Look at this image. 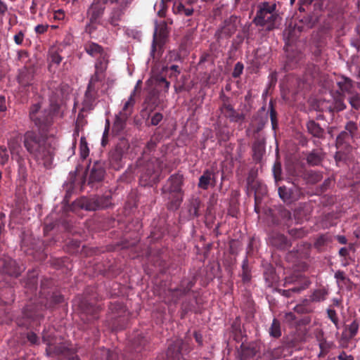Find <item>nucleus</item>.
<instances>
[{"label":"nucleus","instance_id":"f257e3e1","mask_svg":"<svg viewBox=\"0 0 360 360\" xmlns=\"http://www.w3.org/2000/svg\"><path fill=\"white\" fill-rule=\"evenodd\" d=\"M48 88L50 108L41 110L40 105L36 103L30 109V120L41 131H46L53 124V114L58 110L59 103L63 96V89L56 82H50L48 84Z\"/></svg>","mask_w":360,"mask_h":360},{"label":"nucleus","instance_id":"f03ea898","mask_svg":"<svg viewBox=\"0 0 360 360\" xmlns=\"http://www.w3.org/2000/svg\"><path fill=\"white\" fill-rule=\"evenodd\" d=\"M49 283V280L41 281L39 292L41 300L39 303H31L25 307L23 311V319L25 321L20 323V325L29 328L32 323H36V326H39L40 321L44 319V311L46 309L53 308L56 304L64 302V297L60 293H46V286Z\"/></svg>","mask_w":360,"mask_h":360},{"label":"nucleus","instance_id":"7ed1b4c3","mask_svg":"<svg viewBox=\"0 0 360 360\" xmlns=\"http://www.w3.org/2000/svg\"><path fill=\"white\" fill-rule=\"evenodd\" d=\"M24 146L31 156L47 167L52 160V152L45 136L40 133L28 131L24 135Z\"/></svg>","mask_w":360,"mask_h":360},{"label":"nucleus","instance_id":"20e7f679","mask_svg":"<svg viewBox=\"0 0 360 360\" xmlns=\"http://www.w3.org/2000/svg\"><path fill=\"white\" fill-rule=\"evenodd\" d=\"M252 22L266 31H272L278 27L281 18L275 0L262 1L257 4Z\"/></svg>","mask_w":360,"mask_h":360},{"label":"nucleus","instance_id":"39448f33","mask_svg":"<svg viewBox=\"0 0 360 360\" xmlns=\"http://www.w3.org/2000/svg\"><path fill=\"white\" fill-rule=\"evenodd\" d=\"M105 77L91 75L82 102L83 110H91L96 105V100L104 94L103 86Z\"/></svg>","mask_w":360,"mask_h":360},{"label":"nucleus","instance_id":"423d86ee","mask_svg":"<svg viewBox=\"0 0 360 360\" xmlns=\"http://www.w3.org/2000/svg\"><path fill=\"white\" fill-rule=\"evenodd\" d=\"M162 168L163 162L158 158H152L146 162L141 169V184L147 186L158 183Z\"/></svg>","mask_w":360,"mask_h":360},{"label":"nucleus","instance_id":"0eeeda50","mask_svg":"<svg viewBox=\"0 0 360 360\" xmlns=\"http://www.w3.org/2000/svg\"><path fill=\"white\" fill-rule=\"evenodd\" d=\"M358 125L355 122L349 121L345 126V130L342 131L336 138V147L338 149L347 148L350 144L357 138Z\"/></svg>","mask_w":360,"mask_h":360},{"label":"nucleus","instance_id":"6e6552de","mask_svg":"<svg viewBox=\"0 0 360 360\" xmlns=\"http://www.w3.org/2000/svg\"><path fill=\"white\" fill-rule=\"evenodd\" d=\"M112 204L110 195H96L94 197H84L79 201V205L82 209L88 211H95L105 209Z\"/></svg>","mask_w":360,"mask_h":360},{"label":"nucleus","instance_id":"1a4fd4ad","mask_svg":"<svg viewBox=\"0 0 360 360\" xmlns=\"http://www.w3.org/2000/svg\"><path fill=\"white\" fill-rule=\"evenodd\" d=\"M168 34V27L165 21H162L159 24H156L150 51V56L153 59H158L159 57L155 55L157 46H159L160 49L164 45Z\"/></svg>","mask_w":360,"mask_h":360},{"label":"nucleus","instance_id":"9d476101","mask_svg":"<svg viewBox=\"0 0 360 360\" xmlns=\"http://www.w3.org/2000/svg\"><path fill=\"white\" fill-rule=\"evenodd\" d=\"M22 269L15 260L6 255L0 256V276L17 278Z\"/></svg>","mask_w":360,"mask_h":360},{"label":"nucleus","instance_id":"9b49d317","mask_svg":"<svg viewBox=\"0 0 360 360\" xmlns=\"http://www.w3.org/2000/svg\"><path fill=\"white\" fill-rule=\"evenodd\" d=\"M42 340L47 344L46 352L49 356H63L71 354V347L65 342H60L58 345L51 343V336L47 335L45 330L42 333Z\"/></svg>","mask_w":360,"mask_h":360},{"label":"nucleus","instance_id":"f8f14e48","mask_svg":"<svg viewBox=\"0 0 360 360\" xmlns=\"http://www.w3.org/2000/svg\"><path fill=\"white\" fill-rule=\"evenodd\" d=\"M219 97L221 101V104L219 106V110L224 117L229 119L230 122H237L243 120V115L236 111L231 103V98L229 96H226L222 91L221 92Z\"/></svg>","mask_w":360,"mask_h":360},{"label":"nucleus","instance_id":"ddd939ff","mask_svg":"<svg viewBox=\"0 0 360 360\" xmlns=\"http://www.w3.org/2000/svg\"><path fill=\"white\" fill-rule=\"evenodd\" d=\"M278 192L281 199L288 203L297 201L304 195L302 188L299 186L295 181L293 182L292 187L288 188L285 186H280L278 189Z\"/></svg>","mask_w":360,"mask_h":360},{"label":"nucleus","instance_id":"4468645a","mask_svg":"<svg viewBox=\"0 0 360 360\" xmlns=\"http://www.w3.org/2000/svg\"><path fill=\"white\" fill-rule=\"evenodd\" d=\"M88 184L94 186L95 184L101 182L105 176V163L101 160L94 162L88 167Z\"/></svg>","mask_w":360,"mask_h":360},{"label":"nucleus","instance_id":"2eb2a0df","mask_svg":"<svg viewBox=\"0 0 360 360\" xmlns=\"http://www.w3.org/2000/svg\"><path fill=\"white\" fill-rule=\"evenodd\" d=\"M81 309V319L84 323H91L98 319L99 307H96L86 300L81 301L79 304Z\"/></svg>","mask_w":360,"mask_h":360},{"label":"nucleus","instance_id":"dca6fc26","mask_svg":"<svg viewBox=\"0 0 360 360\" xmlns=\"http://www.w3.org/2000/svg\"><path fill=\"white\" fill-rule=\"evenodd\" d=\"M183 176L179 174L172 175L162 188V194L183 193Z\"/></svg>","mask_w":360,"mask_h":360},{"label":"nucleus","instance_id":"f3484780","mask_svg":"<svg viewBox=\"0 0 360 360\" xmlns=\"http://www.w3.org/2000/svg\"><path fill=\"white\" fill-rule=\"evenodd\" d=\"M193 348L188 345L186 341L178 340L169 346L166 354L167 357L169 360H179L181 357L182 350L188 353Z\"/></svg>","mask_w":360,"mask_h":360},{"label":"nucleus","instance_id":"a211bd4d","mask_svg":"<svg viewBox=\"0 0 360 360\" xmlns=\"http://www.w3.org/2000/svg\"><path fill=\"white\" fill-rule=\"evenodd\" d=\"M217 171L213 167L204 170L199 178L198 187L202 190H207L209 187H214L217 184Z\"/></svg>","mask_w":360,"mask_h":360},{"label":"nucleus","instance_id":"6ab92c4d","mask_svg":"<svg viewBox=\"0 0 360 360\" xmlns=\"http://www.w3.org/2000/svg\"><path fill=\"white\" fill-rule=\"evenodd\" d=\"M310 283L311 282L307 278L300 276H291L285 278L283 285L287 287L290 284H295V285L294 287L290 288L292 294L301 292L302 290L307 289Z\"/></svg>","mask_w":360,"mask_h":360},{"label":"nucleus","instance_id":"aec40b11","mask_svg":"<svg viewBox=\"0 0 360 360\" xmlns=\"http://www.w3.org/2000/svg\"><path fill=\"white\" fill-rule=\"evenodd\" d=\"M335 83L338 87L336 94L343 95L347 97L356 93L355 82L350 78L345 76H340L336 78Z\"/></svg>","mask_w":360,"mask_h":360},{"label":"nucleus","instance_id":"412c9836","mask_svg":"<svg viewBox=\"0 0 360 360\" xmlns=\"http://www.w3.org/2000/svg\"><path fill=\"white\" fill-rule=\"evenodd\" d=\"M195 277H193L189 281H183L179 288L171 290L172 301L176 302L180 298L187 295L195 285Z\"/></svg>","mask_w":360,"mask_h":360},{"label":"nucleus","instance_id":"4be33fe9","mask_svg":"<svg viewBox=\"0 0 360 360\" xmlns=\"http://www.w3.org/2000/svg\"><path fill=\"white\" fill-rule=\"evenodd\" d=\"M35 69L32 67H25L20 70L18 75V82L24 88L31 86L34 84Z\"/></svg>","mask_w":360,"mask_h":360},{"label":"nucleus","instance_id":"5701e85b","mask_svg":"<svg viewBox=\"0 0 360 360\" xmlns=\"http://www.w3.org/2000/svg\"><path fill=\"white\" fill-rule=\"evenodd\" d=\"M303 54L297 51H288L286 60L282 68L284 72H288L299 67L302 61Z\"/></svg>","mask_w":360,"mask_h":360},{"label":"nucleus","instance_id":"b1692460","mask_svg":"<svg viewBox=\"0 0 360 360\" xmlns=\"http://www.w3.org/2000/svg\"><path fill=\"white\" fill-rule=\"evenodd\" d=\"M125 10L122 4H116L115 6L112 8L109 15L108 19V23L112 27L119 26V23L122 20Z\"/></svg>","mask_w":360,"mask_h":360},{"label":"nucleus","instance_id":"393cba45","mask_svg":"<svg viewBox=\"0 0 360 360\" xmlns=\"http://www.w3.org/2000/svg\"><path fill=\"white\" fill-rule=\"evenodd\" d=\"M269 243L271 245L279 250H286L291 245L287 237L278 233H273L271 235Z\"/></svg>","mask_w":360,"mask_h":360},{"label":"nucleus","instance_id":"a878e982","mask_svg":"<svg viewBox=\"0 0 360 360\" xmlns=\"http://www.w3.org/2000/svg\"><path fill=\"white\" fill-rule=\"evenodd\" d=\"M305 156L307 163L309 166L314 167L321 164L324 158V153L321 149H314L311 151L307 152Z\"/></svg>","mask_w":360,"mask_h":360},{"label":"nucleus","instance_id":"bb28decb","mask_svg":"<svg viewBox=\"0 0 360 360\" xmlns=\"http://www.w3.org/2000/svg\"><path fill=\"white\" fill-rule=\"evenodd\" d=\"M124 153L112 149L109 153L108 160L111 168L115 170H120L124 166L123 162Z\"/></svg>","mask_w":360,"mask_h":360},{"label":"nucleus","instance_id":"cd10ccee","mask_svg":"<svg viewBox=\"0 0 360 360\" xmlns=\"http://www.w3.org/2000/svg\"><path fill=\"white\" fill-rule=\"evenodd\" d=\"M162 195L167 200V209L172 211L178 210L183 201V193L162 194Z\"/></svg>","mask_w":360,"mask_h":360},{"label":"nucleus","instance_id":"c85d7f7f","mask_svg":"<svg viewBox=\"0 0 360 360\" xmlns=\"http://www.w3.org/2000/svg\"><path fill=\"white\" fill-rule=\"evenodd\" d=\"M108 54L97 58L95 63V71L92 75L105 77V71L108 65Z\"/></svg>","mask_w":360,"mask_h":360},{"label":"nucleus","instance_id":"c756f323","mask_svg":"<svg viewBox=\"0 0 360 360\" xmlns=\"http://www.w3.org/2000/svg\"><path fill=\"white\" fill-rule=\"evenodd\" d=\"M265 140L263 138L256 137L252 145L253 159L259 162L265 153Z\"/></svg>","mask_w":360,"mask_h":360},{"label":"nucleus","instance_id":"7c9ffc66","mask_svg":"<svg viewBox=\"0 0 360 360\" xmlns=\"http://www.w3.org/2000/svg\"><path fill=\"white\" fill-rule=\"evenodd\" d=\"M300 176L307 184L311 185L317 184L323 179L321 172L311 169L303 171Z\"/></svg>","mask_w":360,"mask_h":360},{"label":"nucleus","instance_id":"2f4dec72","mask_svg":"<svg viewBox=\"0 0 360 360\" xmlns=\"http://www.w3.org/2000/svg\"><path fill=\"white\" fill-rule=\"evenodd\" d=\"M85 51L91 56L98 58L103 55L107 54L104 49L97 43L93 41H88L84 44Z\"/></svg>","mask_w":360,"mask_h":360},{"label":"nucleus","instance_id":"473e14b6","mask_svg":"<svg viewBox=\"0 0 360 360\" xmlns=\"http://www.w3.org/2000/svg\"><path fill=\"white\" fill-rule=\"evenodd\" d=\"M307 132L313 137L323 139L325 137V131L321 125L313 120H309L306 123Z\"/></svg>","mask_w":360,"mask_h":360},{"label":"nucleus","instance_id":"72a5a7b5","mask_svg":"<svg viewBox=\"0 0 360 360\" xmlns=\"http://www.w3.org/2000/svg\"><path fill=\"white\" fill-rule=\"evenodd\" d=\"M345 98L343 95L336 94V96H334L333 101L331 103H329L328 105L326 106V108L329 112H340L347 108V105L345 103Z\"/></svg>","mask_w":360,"mask_h":360},{"label":"nucleus","instance_id":"f704fd0d","mask_svg":"<svg viewBox=\"0 0 360 360\" xmlns=\"http://www.w3.org/2000/svg\"><path fill=\"white\" fill-rule=\"evenodd\" d=\"M173 11L175 14L191 16L193 15L194 11L191 4L186 3L185 1L180 0L179 1L174 4Z\"/></svg>","mask_w":360,"mask_h":360},{"label":"nucleus","instance_id":"c9c22d12","mask_svg":"<svg viewBox=\"0 0 360 360\" xmlns=\"http://www.w3.org/2000/svg\"><path fill=\"white\" fill-rule=\"evenodd\" d=\"M237 30V26L234 22L230 20H226L224 26L218 30L217 34L219 35L218 38L220 37H230Z\"/></svg>","mask_w":360,"mask_h":360},{"label":"nucleus","instance_id":"e433bc0d","mask_svg":"<svg viewBox=\"0 0 360 360\" xmlns=\"http://www.w3.org/2000/svg\"><path fill=\"white\" fill-rule=\"evenodd\" d=\"M135 91H134L127 101H126L122 107V110L119 112V115L124 116V119H128L132 114L134 106L135 104Z\"/></svg>","mask_w":360,"mask_h":360},{"label":"nucleus","instance_id":"4c0bfd02","mask_svg":"<svg viewBox=\"0 0 360 360\" xmlns=\"http://www.w3.org/2000/svg\"><path fill=\"white\" fill-rule=\"evenodd\" d=\"M359 327V324L357 320H354L350 324L346 325L342 333L345 338L348 340L353 339L358 333Z\"/></svg>","mask_w":360,"mask_h":360},{"label":"nucleus","instance_id":"58836bf2","mask_svg":"<svg viewBox=\"0 0 360 360\" xmlns=\"http://www.w3.org/2000/svg\"><path fill=\"white\" fill-rule=\"evenodd\" d=\"M333 238L329 233L321 234L317 237L314 242V248L319 251H322L329 243H332Z\"/></svg>","mask_w":360,"mask_h":360},{"label":"nucleus","instance_id":"ea45409f","mask_svg":"<svg viewBox=\"0 0 360 360\" xmlns=\"http://www.w3.org/2000/svg\"><path fill=\"white\" fill-rule=\"evenodd\" d=\"M328 294V290L326 288H319L312 292L311 295L309 296V299L312 302H323L326 299Z\"/></svg>","mask_w":360,"mask_h":360},{"label":"nucleus","instance_id":"a19ab883","mask_svg":"<svg viewBox=\"0 0 360 360\" xmlns=\"http://www.w3.org/2000/svg\"><path fill=\"white\" fill-rule=\"evenodd\" d=\"M311 303H312V302L311 301V300L309 298L304 299L302 300V302L300 304H297L294 307V310L295 312H297L298 314L311 313L313 311V308L311 307Z\"/></svg>","mask_w":360,"mask_h":360},{"label":"nucleus","instance_id":"79ce46f5","mask_svg":"<svg viewBox=\"0 0 360 360\" xmlns=\"http://www.w3.org/2000/svg\"><path fill=\"white\" fill-rule=\"evenodd\" d=\"M242 281L244 284L250 282L252 278L251 270L249 267L248 259L245 257L242 264V273H241Z\"/></svg>","mask_w":360,"mask_h":360},{"label":"nucleus","instance_id":"37998d69","mask_svg":"<svg viewBox=\"0 0 360 360\" xmlns=\"http://www.w3.org/2000/svg\"><path fill=\"white\" fill-rule=\"evenodd\" d=\"M319 349L320 352L319 354V358H323L326 356V355L335 347L333 342H329L324 339H321L319 340Z\"/></svg>","mask_w":360,"mask_h":360},{"label":"nucleus","instance_id":"c03bdc74","mask_svg":"<svg viewBox=\"0 0 360 360\" xmlns=\"http://www.w3.org/2000/svg\"><path fill=\"white\" fill-rule=\"evenodd\" d=\"M18 166V174L22 179H26L27 176V169L26 166L25 159L20 155H18L16 159Z\"/></svg>","mask_w":360,"mask_h":360},{"label":"nucleus","instance_id":"a18cd8bd","mask_svg":"<svg viewBox=\"0 0 360 360\" xmlns=\"http://www.w3.org/2000/svg\"><path fill=\"white\" fill-rule=\"evenodd\" d=\"M264 278L268 287H272L277 282L278 278L274 269L270 268L264 273Z\"/></svg>","mask_w":360,"mask_h":360},{"label":"nucleus","instance_id":"49530a36","mask_svg":"<svg viewBox=\"0 0 360 360\" xmlns=\"http://www.w3.org/2000/svg\"><path fill=\"white\" fill-rule=\"evenodd\" d=\"M127 120L128 119H124V116L119 114L117 115L112 126V131L117 134L123 131Z\"/></svg>","mask_w":360,"mask_h":360},{"label":"nucleus","instance_id":"de8ad7c7","mask_svg":"<svg viewBox=\"0 0 360 360\" xmlns=\"http://www.w3.org/2000/svg\"><path fill=\"white\" fill-rule=\"evenodd\" d=\"M145 102L148 106L151 107L152 110L155 109L160 103L158 94L156 91H151L146 96Z\"/></svg>","mask_w":360,"mask_h":360},{"label":"nucleus","instance_id":"09e8293b","mask_svg":"<svg viewBox=\"0 0 360 360\" xmlns=\"http://www.w3.org/2000/svg\"><path fill=\"white\" fill-rule=\"evenodd\" d=\"M347 99L352 109L360 112V94L356 92L347 97Z\"/></svg>","mask_w":360,"mask_h":360},{"label":"nucleus","instance_id":"8fccbe9b","mask_svg":"<svg viewBox=\"0 0 360 360\" xmlns=\"http://www.w3.org/2000/svg\"><path fill=\"white\" fill-rule=\"evenodd\" d=\"M269 334L271 337L275 338H278L281 335V323L280 321L276 319H274L272 323L269 328Z\"/></svg>","mask_w":360,"mask_h":360},{"label":"nucleus","instance_id":"3c124183","mask_svg":"<svg viewBox=\"0 0 360 360\" xmlns=\"http://www.w3.org/2000/svg\"><path fill=\"white\" fill-rule=\"evenodd\" d=\"M317 70H318V68L314 65H312L311 67H309L307 70L306 75L304 76V77L303 79L304 83H306V84L310 85L313 82V80L316 78V77L318 75Z\"/></svg>","mask_w":360,"mask_h":360},{"label":"nucleus","instance_id":"603ef678","mask_svg":"<svg viewBox=\"0 0 360 360\" xmlns=\"http://www.w3.org/2000/svg\"><path fill=\"white\" fill-rule=\"evenodd\" d=\"M146 344L147 340L144 337L139 335L133 342V347L136 352L141 353L142 350L145 349Z\"/></svg>","mask_w":360,"mask_h":360},{"label":"nucleus","instance_id":"864d4df0","mask_svg":"<svg viewBox=\"0 0 360 360\" xmlns=\"http://www.w3.org/2000/svg\"><path fill=\"white\" fill-rule=\"evenodd\" d=\"M309 214V211L308 209H305L303 207L297 208L294 212V217L297 223L301 222L304 219L307 220Z\"/></svg>","mask_w":360,"mask_h":360},{"label":"nucleus","instance_id":"5fc2aeb1","mask_svg":"<svg viewBox=\"0 0 360 360\" xmlns=\"http://www.w3.org/2000/svg\"><path fill=\"white\" fill-rule=\"evenodd\" d=\"M201 206V202L198 199H194L191 201L189 207V214L191 217H198L200 216L199 209Z\"/></svg>","mask_w":360,"mask_h":360},{"label":"nucleus","instance_id":"6e6d98bb","mask_svg":"<svg viewBox=\"0 0 360 360\" xmlns=\"http://www.w3.org/2000/svg\"><path fill=\"white\" fill-rule=\"evenodd\" d=\"M269 117L271 122L272 129L276 131L278 128L277 112L274 108L272 101L269 103Z\"/></svg>","mask_w":360,"mask_h":360},{"label":"nucleus","instance_id":"4d7b16f0","mask_svg":"<svg viewBox=\"0 0 360 360\" xmlns=\"http://www.w3.org/2000/svg\"><path fill=\"white\" fill-rule=\"evenodd\" d=\"M79 153L80 158L83 160H85L89 154V149L86 139L84 136H82L80 139Z\"/></svg>","mask_w":360,"mask_h":360},{"label":"nucleus","instance_id":"13d9d810","mask_svg":"<svg viewBox=\"0 0 360 360\" xmlns=\"http://www.w3.org/2000/svg\"><path fill=\"white\" fill-rule=\"evenodd\" d=\"M129 148V143L127 139L122 138L117 142L114 149L122 153H126Z\"/></svg>","mask_w":360,"mask_h":360},{"label":"nucleus","instance_id":"bf43d9fd","mask_svg":"<svg viewBox=\"0 0 360 360\" xmlns=\"http://www.w3.org/2000/svg\"><path fill=\"white\" fill-rule=\"evenodd\" d=\"M283 348L278 347L274 349H269L266 352V355H268L272 359H279L283 356Z\"/></svg>","mask_w":360,"mask_h":360},{"label":"nucleus","instance_id":"052dcab7","mask_svg":"<svg viewBox=\"0 0 360 360\" xmlns=\"http://www.w3.org/2000/svg\"><path fill=\"white\" fill-rule=\"evenodd\" d=\"M103 354L105 360H124L123 356H120L117 352L110 350H103Z\"/></svg>","mask_w":360,"mask_h":360},{"label":"nucleus","instance_id":"680f3d73","mask_svg":"<svg viewBox=\"0 0 360 360\" xmlns=\"http://www.w3.org/2000/svg\"><path fill=\"white\" fill-rule=\"evenodd\" d=\"M289 234L295 238H301L305 236L307 233L303 228L291 229L288 231Z\"/></svg>","mask_w":360,"mask_h":360},{"label":"nucleus","instance_id":"e2e57ef3","mask_svg":"<svg viewBox=\"0 0 360 360\" xmlns=\"http://www.w3.org/2000/svg\"><path fill=\"white\" fill-rule=\"evenodd\" d=\"M327 314L328 319L334 323L337 328H339V319L335 309H328Z\"/></svg>","mask_w":360,"mask_h":360},{"label":"nucleus","instance_id":"0e129e2a","mask_svg":"<svg viewBox=\"0 0 360 360\" xmlns=\"http://www.w3.org/2000/svg\"><path fill=\"white\" fill-rule=\"evenodd\" d=\"M257 352L255 346H248L243 349V356L245 357H254L257 355Z\"/></svg>","mask_w":360,"mask_h":360},{"label":"nucleus","instance_id":"69168bd1","mask_svg":"<svg viewBox=\"0 0 360 360\" xmlns=\"http://www.w3.org/2000/svg\"><path fill=\"white\" fill-rule=\"evenodd\" d=\"M281 165L280 162H276L273 167V174L276 182L281 180Z\"/></svg>","mask_w":360,"mask_h":360},{"label":"nucleus","instance_id":"338daca9","mask_svg":"<svg viewBox=\"0 0 360 360\" xmlns=\"http://www.w3.org/2000/svg\"><path fill=\"white\" fill-rule=\"evenodd\" d=\"M336 165L338 166L340 165V163L345 162L347 160V154L341 150H338L335 153L334 156Z\"/></svg>","mask_w":360,"mask_h":360},{"label":"nucleus","instance_id":"774afa93","mask_svg":"<svg viewBox=\"0 0 360 360\" xmlns=\"http://www.w3.org/2000/svg\"><path fill=\"white\" fill-rule=\"evenodd\" d=\"M8 148L11 153H18L21 146L18 140L12 139L8 142Z\"/></svg>","mask_w":360,"mask_h":360}]
</instances>
